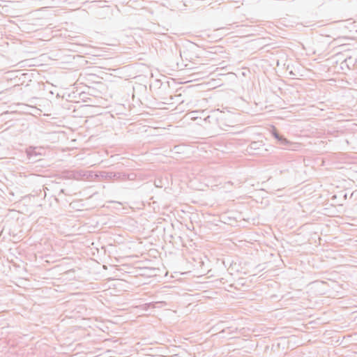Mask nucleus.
I'll use <instances>...</instances> for the list:
<instances>
[{"label": "nucleus", "instance_id": "nucleus-8", "mask_svg": "<svg viewBox=\"0 0 357 357\" xmlns=\"http://www.w3.org/2000/svg\"><path fill=\"white\" fill-rule=\"evenodd\" d=\"M180 55H181V57L183 56V54H182L181 52H180Z\"/></svg>", "mask_w": 357, "mask_h": 357}, {"label": "nucleus", "instance_id": "nucleus-2", "mask_svg": "<svg viewBox=\"0 0 357 357\" xmlns=\"http://www.w3.org/2000/svg\"><path fill=\"white\" fill-rule=\"evenodd\" d=\"M204 114V111H192L188 113V115L192 120H199V122L202 119V114Z\"/></svg>", "mask_w": 357, "mask_h": 357}, {"label": "nucleus", "instance_id": "nucleus-1", "mask_svg": "<svg viewBox=\"0 0 357 357\" xmlns=\"http://www.w3.org/2000/svg\"><path fill=\"white\" fill-rule=\"evenodd\" d=\"M219 113V109L211 111V114L205 115V113L202 114V119L200 122H197L198 124L204 126L207 123L215 124L218 121L217 114Z\"/></svg>", "mask_w": 357, "mask_h": 357}, {"label": "nucleus", "instance_id": "nucleus-7", "mask_svg": "<svg viewBox=\"0 0 357 357\" xmlns=\"http://www.w3.org/2000/svg\"><path fill=\"white\" fill-rule=\"evenodd\" d=\"M233 134H240V132H234Z\"/></svg>", "mask_w": 357, "mask_h": 357}, {"label": "nucleus", "instance_id": "nucleus-5", "mask_svg": "<svg viewBox=\"0 0 357 357\" xmlns=\"http://www.w3.org/2000/svg\"><path fill=\"white\" fill-rule=\"evenodd\" d=\"M272 128H273V130L271 131V134H273V135L278 134V131H277V130L275 128V127H273Z\"/></svg>", "mask_w": 357, "mask_h": 357}, {"label": "nucleus", "instance_id": "nucleus-6", "mask_svg": "<svg viewBox=\"0 0 357 357\" xmlns=\"http://www.w3.org/2000/svg\"><path fill=\"white\" fill-rule=\"evenodd\" d=\"M58 134H64V132L63 131H58L56 132Z\"/></svg>", "mask_w": 357, "mask_h": 357}, {"label": "nucleus", "instance_id": "nucleus-3", "mask_svg": "<svg viewBox=\"0 0 357 357\" xmlns=\"http://www.w3.org/2000/svg\"><path fill=\"white\" fill-rule=\"evenodd\" d=\"M275 137H276V139H278V141L280 142V144L281 146H286L287 142L285 139H282V135H275Z\"/></svg>", "mask_w": 357, "mask_h": 357}, {"label": "nucleus", "instance_id": "nucleus-4", "mask_svg": "<svg viewBox=\"0 0 357 357\" xmlns=\"http://www.w3.org/2000/svg\"><path fill=\"white\" fill-rule=\"evenodd\" d=\"M304 127H305V128L302 131H308V132H310V134H314V132L313 130L311 131L308 129V127H310L312 128L310 123H305V126Z\"/></svg>", "mask_w": 357, "mask_h": 357}]
</instances>
